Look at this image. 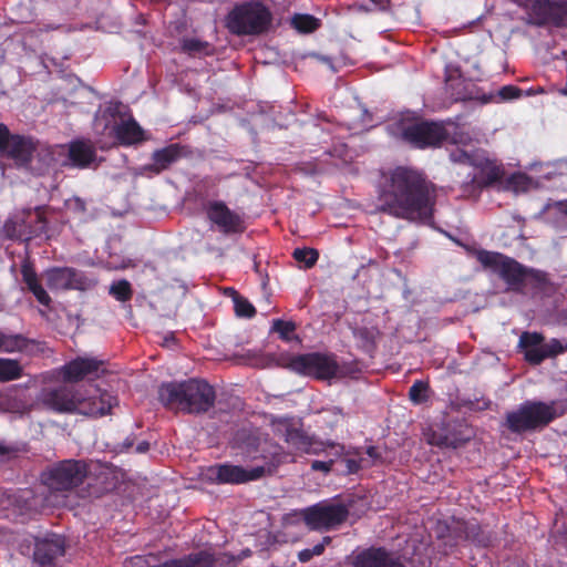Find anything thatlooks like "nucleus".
Here are the masks:
<instances>
[{
    "mask_svg": "<svg viewBox=\"0 0 567 567\" xmlns=\"http://www.w3.org/2000/svg\"><path fill=\"white\" fill-rule=\"evenodd\" d=\"M12 135L13 134L10 133L8 126L0 123V154L7 148V144L10 142Z\"/></svg>",
    "mask_w": 567,
    "mask_h": 567,
    "instance_id": "obj_51",
    "label": "nucleus"
},
{
    "mask_svg": "<svg viewBox=\"0 0 567 567\" xmlns=\"http://www.w3.org/2000/svg\"><path fill=\"white\" fill-rule=\"evenodd\" d=\"M65 553L64 539L54 535L51 538H44L35 543L33 553L34 561L42 567H51L56 558Z\"/></svg>",
    "mask_w": 567,
    "mask_h": 567,
    "instance_id": "obj_25",
    "label": "nucleus"
},
{
    "mask_svg": "<svg viewBox=\"0 0 567 567\" xmlns=\"http://www.w3.org/2000/svg\"><path fill=\"white\" fill-rule=\"evenodd\" d=\"M224 557H227L229 563L235 560L233 556L226 554L216 555L209 549H200L148 567H215Z\"/></svg>",
    "mask_w": 567,
    "mask_h": 567,
    "instance_id": "obj_21",
    "label": "nucleus"
},
{
    "mask_svg": "<svg viewBox=\"0 0 567 567\" xmlns=\"http://www.w3.org/2000/svg\"><path fill=\"white\" fill-rule=\"evenodd\" d=\"M208 473L210 480L217 484L239 485L261 478L266 473H271V468L256 466L247 470L240 465L224 463L210 466Z\"/></svg>",
    "mask_w": 567,
    "mask_h": 567,
    "instance_id": "obj_14",
    "label": "nucleus"
},
{
    "mask_svg": "<svg viewBox=\"0 0 567 567\" xmlns=\"http://www.w3.org/2000/svg\"><path fill=\"white\" fill-rule=\"evenodd\" d=\"M105 113H109L112 117H114V115H115V112L111 111V110H107Z\"/></svg>",
    "mask_w": 567,
    "mask_h": 567,
    "instance_id": "obj_59",
    "label": "nucleus"
},
{
    "mask_svg": "<svg viewBox=\"0 0 567 567\" xmlns=\"http://www.w3.org/2000/svg\"><path fill=\"white\" fill-rule=\"evenodd\" d=\"M291 25L299 32L310 33L319 28L320 22L311 14L296 13L291 18Z\"/></svg>",
    "mask_w": 567,
    "mask_h": 567,
    "instance_id": "obj_38",
    "label": "nucleus"
},
{
    "mask_svg": "<svg viewBox=\"0 0 567 567\" xmlns=\"http://www.w3.org/2000/svg\"><path fill=\"white\" fill-rule=\"evenodd\" d=\"M297 326L292 321H286L282 319H275L272 321L271 330L279 334V338L284 341H291L297 338L293 333Z\"/></svg>",
    "mask_w": 567,
    "mask_h": 567,
    "instance_id": "obj_41",
    "label": "nucleus"
},
{
    "mask_svg": "<svg viewBox=\"0 0 567 567\" xmlns=\"http://www.w3.org/2000/svg\"><path fill=\"white\" fill-rule=\"evenodd\" d=\"M89 476V464L84 460H63L51 465L41 475L43 484L54 492H69Z\"/></svg>",
    "mask_w": 567,
    "mask_h": 567,
    "instance_id": "obj_7",
    "label": "nucleus"
},
{
    "mask_svg": "<svg viewBox=\"0 0 567 567\" xmlns=\"http://www.w3.org/2000/svg\"><path fill=\"white\" fill-rule=\"evenodd\" d=\"M473 167L477 171V173L473 175L485 189L502 183L505 177L503 165L485 156L480 155L477 159L473 162Z\"/></svg>",
    "mask_w": 567,
    "mask_h": 567,
    "instance_id": "obj_26",
    "label": "nucleus"
},
{
    "mask_svg": "<svg viewBox=\"0 0 567 567\" xmlns=\"http://www.w3.org/2000/svg\"><path fill=\"white\" fill-rule=\"evenodd\" d=\"M206 215L208 220L224 235L241 234L246 226L243 217L231 210L223 200L207 203Z\"/></svg>",
    "mask_w": 567,
    "mask_h": 567,
    "instance_id": "obj_15",
    "label": "nucleus"
},
{
    "mask_svg": "<svg viewBox=\"0 0 567 567\" xmlns=\"http://www.w3.org/2000/svg\"><path fill=\"white\" fill-rule=\"evenodd\" d=\"M472 431L461 420H445L440 429L432 432L429 443L439 447L457 449L471 440Z\"/></svg>",
    "mask_w": 567,
    "mask_h": 567,
    "instance_id": "obj_17",
    "label": "nucleus"
},
{
    "mask_svg": "<svg viewBox=\"0 0 567 567\" xmlns=\"http://www.w3.org/2000/svg\"><path fill=\"white\" fill-rule=\"evenodd\" d=\"M516 178H517L516 176H512V177L509 178V183H511V184H512V183H514V181H515Z\"/></svg>",
    "mask_w": 567,
    "mask_h": 567,
    "instance_id": "obj_60",
    "label": "nucleus"
},
{
    "mask_svg": "<svg viewBox=\"0 0 567 567\" xmlns=\"http://www.w3.org/2000/svg\"><path fill=\"white\" fill-rule=\"evenodd\" d=\"M279 365L296 374L317 380H330L336 378L339 371L336 354L322 352L285 354L279 358Z\"/></svg>",
    "mask_w": 567,
    "mask_h": 567,
    "instance_id": "obj_5",
    "label": "nucleus"
},
{
    "mask_svg": "<svg viewBox=\"0 0 567 567\" xmlns=\"http://www.w3.org/2000/svg\"><path fill=\"white\" fill-rule=\"evenodd\" d=\"M229 291L233 297L236 316L240 318H252L256 315V309L252 303L234 288H229Z\"/></svg>",
    "mask_w": 567,
    "mask_h": 567,
    "instance_id": "obj_36",
    "label": "nucleus"
},
{
    "mask_svg": "<svg viewBox=\"0 0 567 567\" xmlns=\"http://www.w3.org/2000/svg\"><path fill=\"white\" fill-rule=\"evenodd\" d=\"M563 414L557 402L527 400L516 409L506 412L504 426L514 434H524L545 429Z\"/></svg>",
    "mask_w": 567,
    "mask_h": 567,
    "instance_id": "obj_3",
    "label": "nucleus"
},
{
    "mask_svg": "<svg viewBox=\"0 0 567 567\" xmlns=\"http://www.w3.org/2000/svg\"><path fill=\"white\" fill-rule=\"evenodd\" d=\"M105 362L92 357H76L60 369L64 382L75 383L89 377H100L105 372Z\"/></svg>",
    "mask_w": 567,
    "mask_h": 567,
    "instance_id": "obj_18",
    "label": "nucleus"
},
{
    "mask_svg": "<svg viewBox=\"0 0 567 567\" xmlns=\"http://www.w3.org/2000/svg\"><path fill=\"white\" fill-rule=\"evenodd\" d=\"M329 458H334L336 464H340L342 457L344 456V446L341 444L332 443L329 445V450L326 452Z\"/></svg>",
    "mask_w": 567,
    "mask_h": 567,
    "instance_id": "obj_50",
    "label": "nucleus"
},
{
    "mask_svg": "<svg viewBox=\"0 0 567 567\" xmlns=\"http://www.w3.org/2000/svg\"><path fill=\"white\" fill-rule=\"evenodd\" d=\"M557 210L567 218V199L556 204Z\"/></svg>",
    "mask_w": 567,
    "mask_h": 567,
    "instance_id": "obj_54",
    "label": "nucleus"
},
{
    "mask_svg": "<svg viewBox=\"0 0 567 567\" xmlns=\"http://www.w3.org/2000/svg\"><path fill=\"white\" fill-rule=\"evenodd\" d=\"M48 220L41 207L34 212L30 209L21 216H14L6 220L3 225L4 236L13 240L30 241L47 231Z\"/></svg>",
    "mask_w": 567,
    "mask_h": 567,
    "instance_id": "obj_10",
    "label": "nucleus"
},
{
    "mask_svg": "<svg viewBox=\"0 0 567 567\" xmlns=\"http://www.w3.org/2000/svg\"><path fill=\"white\" fill-rule=\"evenodd\" d=\"M214 186L215 183L213 181H210L209 178H204L196 185V192L198 194L207 193L208 188Z\"/></svg>",
    "mask_w": 567,
    "mask_h": 567,
    "instance_id": "obj_52",
    "label": "nucleus"
},
{
    "mask_svg": "<svg viewBox=\"0 0 567 567\" xmlns=\"http://www.w3.org/2000/svg\"><path fill=\"white\" fill-rule=\"evenodd\" d=\"M29 290L33 293L39 303L47 307L50 306L51 298L41 284L33 285Z\"/></svg>",
    "mask_w": 567,
    "mask_h": 567,
    "instance_id": "obj_46",
    "label": "nucleus"
},
{
    "mask_svg": "<svg viewBox=\"0 0 567 567\" xmlns=\"http://www.w3.org/2000/svg\"><path fill=\"white\" fill-rule=\"evenodd\" d=\"M480 155L475 152H467L460 147H454L450 151V159L453 163L467 164L473 166V162L477 159Z\"/></svg>",
    "mask_w": 567,
    "mask_h": 567,
    "instance_id": "obj_45",
    "label": "nucleus"
},
{
    "mask_svg": "<svg viewBox=\"0 0 567 567\" xmlns=\"http://www.w3.org/2000/svg\"><path fill=\"white\" fill-rule=\"evenodd\" d=\"M518 351L523 353L524 359L532 365H539L546 359L556 358L567 351V340L563 343L553 338L545 341V336L536 331H524L519 336Z\"/></svg>",
    "mask_w": 567,
    "mask_h": 567,
    "instance_id": "obj_8",
    "label": "nucleus"
},
{
    "mask_svg": "<svg viewBox=\"0 0 567 567\" xmlns=\"http://www.w3.org/2000/svg\"><path fill=\"white\" fill-rule=\"evenodd\" d=\"M331 542V537L324 536L322 538V542L315 545L312 548H305L298 553V559L301 563H308L315 556H320L323 551L327 545H329Z\"/></svg>",
    "mask_w": 567,
    "mask_h": 567,
    "instance_id": "obj_43",
    "label": "nucleus"
},
{
    "mask_svg": "<svg viewBox=\"0 0 567 567\" xmlns=\"http://www.w3.org/2000/svg\"><path fill=\"white\" fill-rule=\"evenodd\" d=\"M476 259L485 269L496 274L507 285L508 291H524L526 266L504 254L485 249L476 251Z\"/></svg>",
    "mask_w": 567,
    "mask_h": 567,
    "instance_id": "obj_6",
    "label": "nucleus"
},
{
    "mask_svg": "<svg viewBox=\"0 0 567 567\" xmlns=\"http://www.w3.org/2000/svg\"><path fill=\"white\" fill-rule=\"evenodd\" d=\"M21 275L22 280L27 285L28 289L33 287V285L40 284L38 280V275L34 269L33 262L29 257L24 258L21 264Z\"/></svg>",
    "mask_w": 567,
    "mask_h": 567,
    "instance_id": "obj_44",
    "label": "nucleus"
},
{
    "mask_svg": "<svg viewBox=\"0 0 567 567\" xmlns=\"http://www.w3.org/2000/svg\"><path fill=\"white\" fill-rule=\"evenodd\" d=\"M409 399L414 404H422L430 399V384L426 381L416 380L409 389Z\"/></svg>",
    "mask_w": 567,
    "mask_h": 567,
    "instance_id": "obj_39",
    "label": "nucleus"
},
{
    "mask_svg": "<svg viewBox=\"0 0 567 567\" xmlns=\"http://www.w3.org/2000/svg\"><path fill=\"white\" fill-rule=\"evenodd\" d=\"M367 454H368L370 457H372V458H378V457L380 456V454H379V452H378L377 447H374V446H369V447L367 449Z\"/></svg>",
    "mask_w": 567,
    "mask_h": 567,
    "instance_id": "obj_56",
    "label": "nucleus"
},
{
    "mask_svg": "<svg viewBox=\"0 0 567 567\" xmlns=\"http://www.w3.org/2000/svg\"><path fill=\"white\" fill-rule=\"evenodd\" d=\"M134 560L137 563H146L145 559H143L142 557H138V556L134 557Z\"/></svg>",
    "mask_w": 567,
    "mask_h": 567,
    "instance_id": "obj_57",
    "label": "nucleus"
},
{
    "mask_svg": "<svg viewBox=\"0 0 567 567\" xmlns=\"http://www.w3.org/2000/svg\"><path fill=\"white\" fill-rule=\"evenodd\" d=\"M340 464L343 465V468H341L340 472L346 474H354L361 468L360 462L358 460L349 458L346 454L342 457Z\"/></svg>",
    "mask_w": 567,
    "mask_h": 567,
    "instance_id": "obj_48",
    "label": "nucleus"
},
{
    "mask_svg": "<svg viewBox=\"0 0 567 567\" xmlns=\"http://www.w3.org/2000/svg\"><path fill=\"white\" fill-rule=\"evenodd\" d=\"M7 453V449L0 444V454Z\"/></svg>",
    "mask_w": 567,
    "mask_h": 567,
    "instance_id": "obj_58",
    "label": "nucleus"
},
{
    "mask_svg": "<svg viewBox=\"0 0 567 567\" xmlns=\"http://www.w3.org/2000/svg\"><path fill=\"white\" fill-rule=\"evenodd\" d=\"M401 134L405 142L421 150L440 147L449 137L445 126L432 121L408 124Z\"/></svg>",
    "mask_w": 567,
    "mask_h": 567,
    "instance_id": "obj_12",
    "label": "nucleus"
},
{
    "mask_svg": "<svg viewBox=\"0 0 567 567\" xmlns=\"http://www.w3.org/2000/svg\"><path fill=\"white\" fill-rule=\"evenodd\" d=\"M525 10L530 25L560 28L567 21V0H527Z\"/></svg>",
    "mask_w": 567,
    "mask_h": 567,
    "instance_id": "obj_11",
    "label": "nucleus"
},
{
    "mask_svg": "<svg viewBox=\"0 0 567 567\" xmlns=\"http://www.w3.org/2000/svg\"><path fill=\"white\" fill-rule=\"evenodd\" d=\"M380 334L381 332L377 326H361L352 329V336L358 347L369 354L375 351Z\"/></svg>",
    "mask_w": 567,
    "mask_h": 567,
    "instance_id": "obj_30",
    "label": "nucleus"
},
{
    "mask_svg": "<svg viewBox=\"0 0 567 567\" xmlns=\"http://www.w3.org/2000/svg\"><path fill=\"white\" fill-rule=\"evenodd\" d=\"M150 450V443L147 441H142L141 443L137 444L136 446V452L137 453H145Z\"/></svg>",
    "mask_w": 567,
    "mask_h": 567,
    "instance_id": "obj_55",
    "label": "nucleus"
},
{
    "mask_svg": "<svg viewBox=\"0 0 567 567\" xmlns=\"http://www.w3.org/2000/svg\"><path fill=\"white\" fill-rule=\"evenodd\" d=\"M456 99H463V96L461 94H457Z\"/></svg>",
    "mask_w": 567,
    "mask_h": 567,
    "instance_id": "obj_61",
    "label": "nucleus"
},
{
    "mask_svg": "<svg viewBox=\"0 0 567 567\" xmlns=\"http://www.w3.org/2000/svg\"><path fill=\"white\" fill-rule=\"evenodd\" d=\"M47 286L51 290H81L93 289L97 280L89 277L84 271L72 267H53L45 271Z\"/></svg>",
    "mask_w": 567,
    "mask_h": 567,
    "instance_id": "obj_13",
    "label": "nucleus"
},
{
    "mask_svg": "<svg viewBox=\"0 0 567 567\" xmlns=\"http://www.w3.org/2000/svg\"><path fill=\"white\" fill-rule=\"evenodd\" d=\"M29 342L30 341L22 334H6L0 332V351H23L27 349Z\"/></svg>",
    "mask_w": 567,
    "mask_h": 567,
    "instance_id": "obj_35",
    "label": "nucleus"
},
{
    "mask_svg": "<svg viewBox=\"0 0 567 567\" xmlns=\"http://www.w3.org/2000/svg\"><path fill=\"white\" fill-rule=\"evenodd\" d=\"M434 185L421 172L398 166L385 177L378 197V209L408 220L432 217L435 204Z\"/></svg>",
    "mask_w": 567,
    "mask_h": 567,
    "instance_id": "obj_1",
    "label": "nucleus"
},
{
    "mask_svg": "<svg viewBox=\"0 0 567 567\" xmlns=\"http://www.w3.org/2000/svg\"><path fill=\"white\" fill-rule=\"evenodd\" d=\"M522 90L515 85H504L499 89L498 94L502 100H513L520 96Z\"/></svg>",
    "mask_w": 567,
    "mask_h": 567,
    "instance_id": "obj_49",
    "label": "nucleus"
},
{
    "mask_svg": "<svg viewBox=\"0 0 567 567\" xmlns=\"http://www.w3.org/2000/svg\"><path fill=\"white\" fill-rule=\"evenodd\" d=\"M181 52L189 58H206L215 53V47L208 41L197 38H183L179 41Z\"/></svg>",
    "mask_w": 567,
    "mask_h": 567,
    "instance_id": "obj_31",
    "label": "nucleus"
},
{
    "mask_svg": "<svg viewBox=\"0 0 567 567\" xmlns=\"http://www.w3.org/2000/svg\"><path fill=\"white\" fill-rule=\"evenodd\" d=\"M293 258L298 262H303L306 268H311L319 259V252L315 248H296L292 252Z\"/></svg>",
    "mask_w": 567,
    "mask_h": 567,
    "instance_id": "obj_42",
    "label": "nucleus"
},
{
    "mask_svg": "<svg viewBox=\"0 0 567 567\" xmlns=\"http://www.w3.org/2000/svg\"><path fill=\"white\" fill-rule=\"evenodd\" d=\"M109 293L120 302H127L133 298V288L128 280L121 279L110 285Z\"/></svg>",
    "mask_w": 567,
    "mask_h": 567,
    "instance_id": "obj_37",
    "label": "nucleus"
},
{
    "mask_svg": "<svg viewBox=\"0 0 567 567\" xmlns=\"http://www.w3.org/2000/svg\"><path fill=\"white\" fill-rule=\"evenodd\" d=\"M111 135L120 145L124 146H130L144 141V131L133 117L113 125L111 128Z\"/></svg>",
    "mask_w": 567,
    "mask_h": 567,
    "instance_id": "obj_27",
    "label": "nucleus"
},
{
    "mask_svg": "<svg viewBox=\"0 0 567 567\" xmlns=\"http://www.w3.org/2000/svg\"><path fill=\"white\" fill-rule=\"evenodd\" d=\"M115 405L117 398L105 390L94 389L93 393L86 396L79 392V414L100 417L111 413Z\"/></svg>",
    "mask_w": 567,
    "mask_h": 567,
    "instance_id": "obj_20",
    "label": "nucleus"
},
{
    "mask_svg": "<svg viewBox=\"0 0 567 567\" xmlns=\"http://www.w3.org/2000/svg\"><path fill=\"white\" fill-rule=\"evenodd\" d=\"M158 399L166 408H177L187 414H204L215 405L216 392L213 385L200 379L163 383Z\"/></svg>",
    "mask_w": 567,
    "mask_h": 567,
    "instance_id": "obj_2",
    "label": "nucleus"
},
{
    "mask_svg": "<svg viewBox=\"0 0 567 567\" xmlns=\"http://www.w3.org/2000/svg\"><path fill=\"white\" fill-rule=\"evenodd\" d=\"M22 374L23 369L18 360L0 358V382L18 380Z\"/></svg>",
    "mask_w": 567,
    "mask_h": 567,
    "instance_id": "obj_33",
    "label": "nucleus"
},
{
    "mask_svg": "<svg viewBox=\"0 0 567 567\" xmlns=\"http://www.w3.org/2000/svg\"><path fill=\"white\" fill-rule=\"evenodd\" d=\"M462 532L466 540L483 548L491 546L495 539L492 532L484 530L476 522H466L463 525Z\"/></svg>",
    "mask_w": 567,
    "mask_h": 567,
    "instance_id": "obj_32",
    "label": "nucleus"
},
{
    "mask_svg": "<svg viewBox=\"0 0 567 567\" xmlns=\"http://www.w3.org/2000/svg\"><path fill=\"white\" fill-rule=\"evenodd\" d=\"M484 189L485 187L481 185L478 179L473 174H468L467 179L460 185V197L478 200Z\"/></svg>",
    "mask_w": 567,
    "mask_h": 567,
    "instance_id": "obj_34",
    "label": "nucleus"
},
{
    "mask_svg": "<svg viewBox=\"0 0 567 567\" xmlns=\"http://www.w3.org/2000/svg\"><path fill=\"white\" fill-rule=\"evenodd\" d=\"M134 445V437L133 436H128L126 437L123 443H122V450L121 451H128L133 447Z\"/></svg>",
    "mask_w": 567,
    "mask_h": 567,
    "instance_id": "obj_53",
    "label": "nucleus"
},
{
    "mask_svg": "<svg viewBox=\"0 0 567 567\" xmlns=\"http://www.w3.org/2000/svg\"><path fill=\"white\" fill-rule=\"evenodd\" d=\"M234 443L235 445L240 449L244 453L251 456L254 460L260 457L264 460H267V456L265 455L266 446H269L271 454V460L268 463L271 470L276 467V462L274 461L275 456H277L278 453V445H275L270 442H268L267 439L262 437L260 432L252 429H240L236 432L234 436Z\"/></svg>",
    "mask_w": 567,
    "mask_h": 567,
    "instance_id": "obj_16",
    "label": "nucleus"
},
{
    "mask_svg": "<svg viewBox=\"0 0 567 567\" xmlns=\"http://www.w3.org/2000/svg\"><path fill=\"white\" fill-rule=\"evenodd\" d=\"M185 155V147L178 143L169 144L163 148L156 150L152 154V163L143 166L144 172L158 175L168 169L173 164Z\"/></svg>",
    "mask_w": 567,
    "mask_h": 567,
    "instance_id": "obj_24",
    "label": "nucleus"
},
{
    "mask_svg": "<svg viewBox=\"0 0 567 567\" xmlns=\"http://www.w3.org/2000/svg\"><path fill=\"white\" fill-rule=\"evenodd\" d=\"M300 516L309 529L328 532L347 520L349 509L341 503L321 502L301 509Z\"/></svg>",
    "mask_w": 567,
    "mask_h": 567,
    "instance_id": "obj_9",
    "label": "nucleus"
},
{
    "mask_svg": "<svg viewBox=\"0 0 567 567\" xmlns=\"http://www.w3.org/2000/svg\"><path fill=\"white\" fill-rule=\"evenodd\" d=\"M96 157L95 146L90 141L75 140L69 144L68 157L63 166L86 169L96 162Z\"/></svg>",
    "mask_w": 567,
    "mask_h": 567,
    "instance_id": "obj_23",
    "label": "nucleus"
},
{
    "mask_svg": "<svg viewBox=\"0 0 567 567\" xmlns=\"http://www.w3.org/2000/svg\"><path fill=\"white\" fill-rule=\"evenodd\" d=\"M32 151V144L28 138L13 134L7 144V148L1 154L14 161L27 163L31 158Z\"/></svg>",
    "mask_w": 567,
    "mask_h": 567,
    "instance_id": "obj_29",
    "label": "nucleus"
},
{
    "mask_svg": "<svg viewBox=\"0 0 567 567\" xmlns=\"http://www.w3.org/2000/svg\"><path fill=\"white\" fill-rule=\"evenodd\" d=\"M271 22V11L257 0L236 4L226 17V28L238 37L262 34L269 30Z\"/></svg>",
    "mask_w": 567,
    "mask_h": 567,
    "instance_id": "obj_4",
    "label": "nucleus"
},
{
    "mask_svg": "<svg viewBox=\"0 0 567 567\" xmlns=\"http://www.w3.org/2000/svg\"><path fill=\"white\" fill-rule=\"evenodd\" d=\"M354 567H405L401 557L384 547H369L354 558Z\"/></svg>",
    "mask_w": 567,
    "mask_h": 567,
    "instance_id": "obj_22",
    "label": "nucleus"
},
{
    "mask_svg": "<svg viewBox=\"0 0 567 567\" xmlns=\"http://www.w3.org/2000/svg\"><path fill=\"white\" fill-rule=\"evenodd\" d=\"M336 465L334 458H328L327 461L315 460L311 462V470L316 472L330 473L334 471L333 466Z\"/></svg>",
    "mask_w": 567,
    "mask_h": 567,
    "instance_id": "obj_47",
    "label": "nucleus"
},
{
    "mask_svg": "<svg viewBox=\"0 0 567 567\" xmlns=\"http://www.w3.org/2000/svg\"><path fill=\"white\" fill-rule=\"evenodd\" d=\"M79 392L74 386L63 384L42 393V403L56 413H78Z\"/></svg>",
    "mask_w": 567,
    "mask_h": 567,
    "instance_id": "obj_19",
    "label": "nucleus"
},
{
    "mask_svg": "<svg viewBox=\"0 0 567 567\" xmlns=\"http://www.w3.org/2000/svg\"><path fill=\"white\" fill-rule=\"evenodd\" d=\"M282 426L284 431L281 435L288 445L299 452L317 453V450L313 447V437L307 432L289 423H285Z\"/></svg>",
    "mask_w": 567,
    "mask_h": 567,
    "instance_id": "obj_28",
    "label": "nucleus"
},
{
    "mask_svg": "<svg viewBox=\"0 0 567 567\" xmlns=\"http://www.w3.org/2000/svg\"><path fill=\"white\" fill-rule=\"evenodd\" d=\"M564 94L567 95V89L564 91Z\"/></svg>",
    "mask_w": 567,
    "mask_h": 567,
    "instance_id": "obj_62",
    "label": "nucleus"
},
{
    "mask_svg": "<svg viewBox=\"0 0 567 567\" xmlns=\"http://www.w3.org/2000/svg\"><path fill=\"white\" fill-rule=\"evenodd\" d=\"M547 284V272L526 267V274L524 275V289L527 286H530L534 289H543Z\"/></svg>",
    "mask_w": 567,
    "mask_h": 567,
    "instance_id": "obj_40",
    "label": "nucleus"
}]
</instances>
